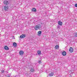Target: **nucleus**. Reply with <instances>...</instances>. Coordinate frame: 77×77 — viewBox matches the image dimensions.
Instances as JSON below:
<instances>
[{
  "instance_id": "19",
  "label": "nucleus",
  "mask_w": 77,
  "mask_h": 77,
  "mask_svg": "<svg viewBox=\"0 0 77 77\" xmlns=\"http://www.w3.org/2000/svg\"><path fill=\"white\" fill-rule=\"evenodd\" d=\"M75 36L76 37H77V33H75Z\"/></svg>"
},
{
  "instance_id": "18",
  "label": "nucleus",
  "mask_w": 77,
  "mask_h": 77,
  "mask_svg": "<svg viewBox=\"0 0 77 77\" xmlns=\"http://www.w3.org/2000/svg\"><path fill=\"white\" fill-rule=\"evenodd\" d=\"M2 73H4L5 72V70H2Z\"/></svg>"
},
{
  "instance_id": "20",
  "label": "nucleus",
  "mask_w": 77,
  "mask_h": 77,
  "mask_svg": "<svg viewBox=\"0 0 77 77\" xmlns=\"http://www.w3.org/2000/svg\"><path fill=\"white\" fill-rule=\"evenodd\" d=\"M75 7L76 8H77V4H76L75 5Z\"/></svg>"
},
{
  "instance_id": "14",
  "label": "nucleus",
  "mask_w": 77,
  "mask_h": 77,
  "mask_svg": "<svg viewBox=\"0 0 77 77\" xmlns=\"http://www.w3.org/2000/svg\"><path fill=\"white\" fill-rule=\"evenodd\" d=\"M34 71H35V69H34L33 68H31L30 70V71L32 72H34Z\"/></svg>"
},
{
  "instance_id": "8",
  "label": "nucleus",
  "mask_w": 77,
  "mask_h": 77,
  "mask_svg": "<svg viewBox=\"0 0 77 77\" xmlns=\"http://www.w3.org/2000/svg\"><path fill=\"white\" fill-rule=\"evenodd\" d=\"M41 33H42V31H39L38 32V36H41Z\"/></svg>"
},
{
  "instance_id": "10",
  "label": "nucleus",
  "mask_w": 77,
  "mask_h": 77,
  "mask_svg": "<svg viewBox=\"0 0 77 77\" xmlns=\"http://www.w3.org/2000/svg\"><path fill=\"white\" fill-rule=\"evenodd\" d=\"M58 24L59 26H62V22L61 21H59L58 22Z\"/></svg>"
},
{
  "instance_id": "6",
  "label": "nucleus",
  "mask_w": 77,
  "mask_h": 77,
  "mask_svg": "<svg viewBox=\"0 0 77 77\" xmlns=\"http://www.w3.org/2000/svg\"><path fill=\"white\" fill-rule=\"evenodd\" d=\"M62 54L63 56H66V52L65 51H64L62 53Z\"/></svg>"
},
{
  "instance_id": "13",
  "label": "nucleus",
  "mask_w": 77,
  "mask_h": 77,
  "mask_svg": "<svg viewBox=\"0 0 77 77\" xmlns=\"http://www.w3.org/2000/svg\"><path fill=\"white\" fill-rule=\"evenodd\" d=\"M59 48V46L57 45H56L55 47V48L56 49H57V48Z\"/></svg>"
},
{
  "instance_id": "3",
  "label": "nucleus",
  "mask_w": 77,
  "mask_h": 77,
  "mask_svg": "<svg viewBox=\"0 0 77 77\" xmlns=\"http://www.w3.org/2000/svg\"><path fill=\"white\" fill-rule=\"evenodd\" d=\"M4 4L5 5H6V6H7L9 5L8 1H5L4 2Z\"/></svg>"
},
{
  "instance_id": "11",
  "label": "nucleus",
  "mask_w": 77,
  "mask_h": 77,
  "mask_svg": "<svg viewBox=\"0 0 77 77\" xmlns=\"http://www.w3.org/2000/svg\"><path fill=\"white\" fill-rule=\"evenodd\" d=\"M32 11L33 12H36V9L35 8H32Z\"/></svg>"
},
{
  "instance_id": "25",
  "label": "nucleus",
  "mask_w": 77,
  "mask_h": 77,
  "mask_svg": "<svg viewBox=\"0 0 77 77\" xmlns=\"http://www.w3.org/2000/svg\"><path fill=\"white\" fill-rule=\"evenodd\" d=\"M72 74V73H71L70 74V75H71V74Z\"/></svg>"
},
{
  "instance_id": "24",
  "label": "nucleus",
  "mask_w": 77,
  "mask_h": 77,
  "mask_svg": "<svg viewBox=\"0 0 77 77\" xmlns=\"http://www.w3.org/2000/svg\"><path fill=\"white\" fill-rule=\"evenodd\" d=\"M43 24V23H41V24Z\"/></svg>"
},
{
  "instance_id": "9",
  "label": "nucleus",
  "mask_w": 77,
  "mask_h": 77,
  "mask_svg": "<svg viewBox=\"0 0 77 77\" xmlns=\"http://www.w3.org/2000/svg\"><path fill=\"white\" fill-rule=\"evenodd\" d=\"M19 54L20 55H23V54H24V52L23 51H20L19 52Z\"/></svg>"
},
{
  "instance_id": "22",
  "label": "nucleus",
  "mask_w": 77,
  "mask_h": 77,
  "mask_svg": "<svg viewBox=\"0 0 77 77\" xmlns=\"http://www.w3.org/2000/svg\"><path fill=\"white\" fill-rule=\"evenodd\" d=\"M39 63H40V62H41V60H39Z\"/></svg>"
},
{
  "instance_id": "5",
  "label": "nucleus",
  "mask_w": 77,
  "mask_h": 77,
  "mask_svg": "<svg viewBox=\"0 0 77 77\" xmlns=\"http://www.w3.org/2000/svg\"><path fill=\"white\" fill-rule=\"evenodd\" d=\"M69 51L71 53H72L73 52V49L72 47H70L69 49Z\"/></svg>"
},
{
  "instance_id": "15",
  "label": "nucleus",
  "mask_w": 77,
  "mask_h": 77,
  "mask_svg": "<svg viewBox=\"0 0 77 77\" xmlns=\"http://www.w3.org/2000/svg\"><path fill=\"white\" fill-rule=\"evenodd\" d=\"M54 75V74L53 73H52L51 74H49V75L50 77H51V76H53Z\"/></svg>"
},
{
  "instance_id": "21",
  "label": "nucleus",
  "mask_w": 77,
  "mask_h": 77,
  "mask_svg": "<svg viewBox=\"0 0 77 77\" xmlns=\"http://www.w3.org/2000/svg\"><path fill=\"white\" fill-rule=\"evenodd\" d=\"M6 76V77H10V75H7Z\"/></svg>"
},
{
  "instance_id": "4",
  "label": "nucleus",
  "mask_w": 77,
  "mask_h": 77,
  "mask_svg": "<svg viewBox=\"0 0 77 77\" xmlns=\"http://www.w3.org/2000/svg\"><path fill=\"white\" fill-rule=\"evenodd\" d=\"M26 37V35L23 34L20 36V38H24Z\"/></svg>"
},
{
  "instance_id": "7",
  "label": "nucleus",
  "mask_w": 77,
  "mask_h": 77,
  "mask_svg": "<svg viewBox=\"0 0 77 77\" xmlns=\"http://www.w3.org/2000/svg\"><path fill=\"white\" fill-rule=\"evenodd\" d=\"M4 48L6 50H9V48H8L7 46H5Z\"/></svg>"
},
{
  "instance_id": "23",
  "label": "nucleus",
  "mask_w": 77,
  "mask_h": 77,
  "mask_svg": "<svg viewBox=\"0 0 77 77\" xmlns=\"http://www.w3.org/2000/svg\"><path fill=\"white\" fill-rule=\"evenodd\" d=\"M29 72V73H30V72Z\"/></svg>"
},
{
  "instance_id": "17",
  "label": "nucleus",
  "mask_w": 77,
  "mask_h": 77,
  "mask_svg": "<svg viewBox=\"0 0 77 77\" xmlns=\"http://www.w3.org/2000/svg\"><path fill=\"white\" fill-rule=\"evenodd\" d=\"M57 28L58 29H60V27L59 26H57Z\"/></svg>"
},
{
  "instance_id": "1",
  "label": "nucleus",
  "mask_w": 77,
  "mask_h": 77,
  "mask_svg": "<svg viewBox=\"0 0 77 77\" xmlns=\"http://www.w3.org/2000/svg\"><path fill=\"white\" fill-rule=\"evenodd\" d=\"M34 29L36 30H41L42 29V26L40 24L37 25L35 26Z\"/></svg>"
},
{
  "instance_id": "16",
  "label": "nucleus",
  "mask_w": 77,
  "mask_h": 77,
  "mask_svg": "<svg viewBox=\"0 0 77 77\" xmlns=\"http://www.w3.org/2000/svg\"><path fill=\"white\" fill-rule=\"evenodd\" d=\"M38 54H41V51H38Z\"/></svg>"
},
{
  "instance_id": "12",
  "label": "nucleus",
  "mask_w": 77,
  "mask_h": 77,
  "mask_svg": "<svg viewBox=\"0 0 77 77\" xmlns=\"http://www.w3.org/2000/svg\"><path fill=\"white\" fill-rule=\"evenodd\" d=\"M17 43L15 42H14L13 43V45L14 46V47H17Z\"/></svg>"
},
{
  "instance_id": "2",
  "label": "nucleus",
  "mask_w": 77,
  "mask_h": 77,
  "mask_svg": "<svg viewBox=\"0 0 77 77\" xmlns=\"http://www.w3.org/2000/svg\"><path fill=\"white\" fill-rule=\"evenodd\" d=\"M9 9V6L8 5H5L4 6V9L5 11H8V10Z\"/></svg>"
}]
</instances>
